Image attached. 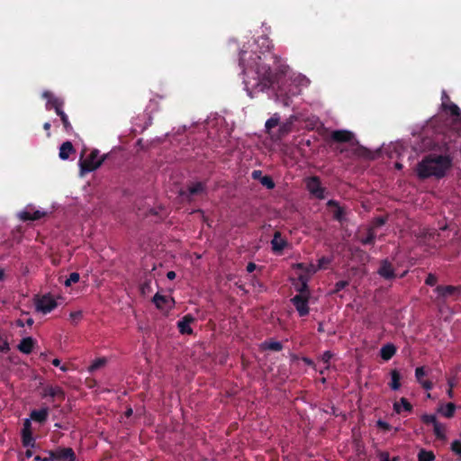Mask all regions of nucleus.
I'll return each mask as SVG.
<instances>
[{"label":"nucleus","instance_id":"60","mask_svg":"<svg viewBox=\"0 0 461 461\" xmlns=\"http://www.w3.org/2000/svg\"><path fill=\"white\" fill-rule=\"evenodd\" d=\"M133 413V411L131 407H129L126 411H125V413L124 415L127 417V418H130Z\"/></svg>","mask_w":461,"mask_h":461},{"label":"nucleus","instance_id":"43","mask_svg":"<svg viewBox=\"0 0 461 461\" xmlns=\"http://www.w3.org/2000/svg\"><path fill=\"white\" fill-rule=\"evenodd\" d=\"M451 450L461 456V441L454 440L451 443Z\"/></svg>","mask_w":461,"mask_h":461},{"label":"nucleus","instance_id":"1","mask_svg":"<svg viewBox=\"0 0 461 461\" xmlns=\"http://www.w3.org/2000/svg\"><path fill=\"white\" fill-rule=\"evenodd\" d=\"M278 58L270 50L257 51L244 50L240 53V66L244 74V84L248 95L253 98L254 94L269 89L277 80L280 74L285 73V67L279 66L271 68Z\"/></svg>","mask_w":461,"mask_h":461},{"label":"nucleus","instance_id":"20","mask_svg":"<svg viewBox=\"0 0 461 461\" xmlns=\"http://www.w3.org/2000/svg\"><path fill=\"white\" fill-rule=\"evenodd\" d=\"M35 346V340L32 337L23 338L17 346L20 352L23 354H31Z\"/></svg>","mask_w":461,"mask_h":461},{"label":"nucleus","instance_id":"28","mask_svg":"<svg viewBox=\"0 0 461 461\" xmlns=\"http://www.w3.org/2000/svg\"><path fill=\"white\" fill-rule=\"evenodd\" d=\"M438 412H440L446 418H452L455 414L456 405L453 402H448L444 406H440L438 408Z\"/></svg>","mask_w":461,"mask_h":461},{"label":"nucleus","instance_id":"62","mask_svg":"<svg viewBox=\"0 0 461 461\" xmlns=\"http://www.w3.org/2000/svg\"><path fill=\"white\" fill-rule=\"evenodd\" d=\"M27 326L31 327L32 326V324L34 323V321L32 318H28L25 322H24Z\"/></svg>","mask_w":461,"mask_h":461},{"label":"nucleus","instance_id":"19","mask_svg":"<svg viewBox=\"0 0 461 461\" xmlns=\"http://www.w3.org/2000/svg\"><path fill=\"white\" fill-rule=\"evenodd\" d=\"M42 97L47 99L46 109L50 110L58 106H63L64 101L59 97L54 96L50 92L45 91Z\"/></svg>","mask_w":461,"mask_h":461},{"label":"nucleus","instance_id":"51","mask_svg":"<svg viewBox=\"0 0 461 461\" xmlns=\"http://www.w3.org/2000/svg\"><path fill=\"white\" fill-rule=\"evenodd\" d=\"M318 270L319 269L316 266L310 264V265L306 266L305 273H307L308 275H312V274L316 273Z\"/></svg>","mask_w":461,"mask_h":461},{"label":"nucleus","instance_id":"50","mask_svg":"<svg viewBox=\"0 0 461 461\" xmlns=\"http://www.w3.org/2000/svg\"><path fill=\"white\" fill-rule=\"evenodd\" d=\"M333 357L332 353L330 351H325L322 356H321V360L325 363V364H329L330 360L331 359V357Z\"/></svg>","mask_w":461,"mask_h":461},{"label":"nucleus","instance_id":"12","mask_svg":"<svg viewBox=\"0 0 461 461\" xmlns=\"http://www.w3.org/2000/svg\"><path fill=\"white\" fill-rule=\"evenodd\" d=\"M54 451L58 461H76V454L71 447H58Z\"/></svg>","mask_w":461,"mask_h":461},{"label":"nucleus","instance_id":"15","mask_svg":"<svg viewBox=\"0 0 461 461\" xmlns=\"http://www.w3.org/2000/svg\"><path fill=\"white\" fill-rule=\"evenodd\" d=\"M327 206L331 208L334 207L333 211V219L342 222L345 220L346 211L344 207H341L338 201L336 200H329L327 203Z\"/></svg>","mask_w":461,"mask_h":461},{"label":"nucleus","instance_id":"49","mask_svg":"<svg viewBox=\"0 0 461 461\" xmlns=\"http://www.w3.org/2000/svg\"><path fill=\"white\" fill-rule=\"evenodd\" d=\"M251 177L254 179V180H258L260 181V179H262V177H264L263 176V173L261 170L259 169H257V170H253L252 173H251Z\"/></svg>","mask_w":461,"mask_h":461},{"label":"nucleus","instance_id":"59","mask_svg":"<svg viewBox=\"0 0 461 461\" xmlns=\"http://www.w3.org/2000/svg\"><path fill=\"white\" fill-rule=\"evenodd\" d=\"M448 384H449V389H448V391H447V394H448V396H449L450 398H452V397H453V390H452V388H453V384L449 381V382H448Z\"/></svg>","mask_w":461,"mask_h":461},{"label":"nucleus","instance_id":"9","mask_svg":"<svg viewBox=\"0 0 461 461\" xmlns=\"http://www.w3.org/2000/svg\"><path fill=\"white\" fill-rule=\"evenodd\" d=\"M377 274L385 280H393L396 277L395 270L388 259L381 260Z\"/></svg>","mask_w":461,"mask_h":461},{"label":"nucleus","instance_id":"55","mask_svg":"<svg viewBox=\"0 0 461 461\" xmlns=\"http://www.w3.org/2000/svg\"><path fill=\"white\" fill-rule=\"evenodd\" d=\"M256 268H257V265L253 262H249L246 267V269L249 273H252Z\"/></svg>","mask_w":461,"mask_h":461},{"label":"nucleus","instance_id":"21","mask_svg":"<svg viewBox=\"0 0 461 461\" xmlns=\"http://www.w3.org/2000/svg\"><path fill=\"white\" fill-rule=\"evenodd\" d=\"M352 145H356V148H354V149H353V153L356 156H357L359 158H366V159H374L375 158L373 152L371 150H369L368 149H366V147L359 145L358 141L356 140L355 142H352Z\"/></svg>","mask_w":461,"mask_h":461},{"label":"nucleus","instance_id":"17","mask_svg":"<svg viewBox=\"0 0 461 461\" xmlns=\"http://www.w3.org/2000/svg\"><path fill=\"white\" fill-rule=\"evenodd\" d=\"M46 215L45 212L34 210L32 212L29 210H24L19 212V219L23 221L40 220Z\"/></svg>","mask_w":461,"mask_h":461},{"label":"nucleus","instance_id":"27","mask_svg":"<svg viewBox=\"0 0 461 461\" xmlns=\"http://www.w3.org/2000/svg\"><path fill=\"white\" fill-rule=\"evenodd\" d=\"M262 348L271 351H281L283 349V344L276 340H266L262 343Z\"/></svg>","mask_w":461,"mask_h":461},{"label":"nucleus","instance_id":"63","mask_svg":"<svg viewBox=\"0 0 461 461\" xmlns=\"http://www.w3.org/2000/svg\"><path fill=\"white\" fill-rule=\"evenodd\" d=\"M52 365H53L54 366H60V360H59V358H54V359L52 360Z\"/></svg>","mask_w":461,"mask_h":461},{"label":"nucleus","instance_id":"22","mask_svg":"<svg viewBox=\"0 0 461 461\" xmlns=\"http://www.w3.org/2000/svg\"><path fill=\"white\" fill-rule=\"evenodd\" d=\"M396 353V347L393 344L388 343L384 345L380 349V357L384 361L390 360Z\"/></svg>","mask_w":461,"mask_h":461},{"label":"nucleus","instance_id":"54","mask_svg":"<svg viewBox=\"0 0 461 461\" xmlns=\"http://www.w3.org/2000/svg\"><path fill=\"white\" fill-rule=\"evenodd\" d=\"M378 456L380 461H392L388 452H380Z\"/></svg>","mask_w":461,"mask_h":461},{"label":"nucleus","instance_id":"41","mask_svg":"<svg viewBox=\"0 0 461 461\" xmlns=\"http://www.w3.org/2000/svg\"><path fill=\"white\" fill-rule=\"evenodd\" d=\"M331 262V259L330 258H327V257H321L319 260H318V269H324L326 268L327 265H329L330 263Z\"/></svg>","mask_w":461,"mask_h":461},{"label":"nucleus","instance_id":"5","mask_svg":"<svg viewBox=\"0 0 461 461\" xmlns=\"http://www.w3.org/2000/svg\"><path fill=\"white\" fill-rule=\"evenodd\" d=\"M305 186L309 194L319 200L325 198L326 188L322 186L321 178L317 176H312L305 179Z\"/></svg>","mask_w":461,"mask_h":461},{"label":"nucleus","instance_id":"34","mask_svg":"<svg viewBox=\"0 0 461 461\" xmlns=\"http://www.w3.org/2000/svg\"><path fill=\"white\" fill-rule=\"evenodd\" d=\"M280 118L276 113L271 118H269L265 124L266 130L269 132L273 128L276 127L279 123Z\"/></svg>","mask_w":461,"mask_h":461},{"label":"nucleus","instance_id":"25","mask_svg":"<svg viewBox=\"0 0 461 461\" xmlns=\"http://www.w3.org/2000/svg\"><path fill=\"white\" fill-rule=\"evenodd\" d=\"M402 409L408 412H411L412 411V405L404 397H402L399 402H395L393 403V411L396 413L400 414Z\"/></svg>","mask_w":461,"mask_h":461},{"label":"nucleus","instance_id":"35","mask_svg":"<svg viewBox=\"0 0 461 461\" xmlns=\"http://www.w3.org/2000/svg\"><path fill=\"white\" fill-rule=\"evenodd\" d=\"M433 431L438 438H445V427L438 421L433 425Z\"/></svg>","mask_w":461,"mask_h":461},{"label":"nucleus","instance_id":"37","mask_svg":"<svg viewBox=\"0 0 461 461\" xmlns=\"http://www.w3.org/2000/svg\"><path fill=\"white\" fill-rule=\"evenodd\" d=\"M79 274L77 272H73L69 275V276L67 278L64 284L66 286H70L72 284L77 283L79 281Z\"/></svg>","mask_w":461,"mask_h":461},{"label":"nucleus","instance_id":"14","mask_svg":"<svg viewBox=\"0 0 461 461\" xmlns=\"http://www.w3.org/2000/svg\"><path fill=\"white\" fill-rule=\"evenodd\" d=\"M43 397L58 398L60 401L65 399V392L60 386L47 385L43 389Z\"/></svg>","mask_w":461,"mask_h":461},{"label":"nucleus","instance_id":"36","mask_svg":"<svg viewBox=\"0 0 461 461\" xmlns=\"http://www.w3.org/2000/svg\"><path fill=\"white\" fill-rule=\"evenodd\" d=\"M259 182L263 186L269 190L274 189L276 186V184L270 176H264V177H262Z\"/></svg>","mask_w":461,"mask_h":461},{"label":"nucleus","instance_id":"56","mask_svg":"<svg viewBox=\"0 0 461 461\" xmlns=\"http://www.w3.org/2000/svg\"><path fill=\"white\" fill-rule=\"evenodd\" d=\"M50 127H51V125H50V123L49 122H44V124H43V129H44L45 131H47V136H48V137H50Z\"/></svg>","mask_w":461,"mask_h":461},{"label":"nucleus","instance_id":"8","mask_svg":"<svg viewBox=\"0 0 461 461\" xmlns=\"http://www.w3.org/2000/svg\"><path fill=\"white\" fill-rule=\"evenodd\" d=\"M434 292L438 294V298L443 300L449 297L456 299L460 295L461 287L454 285H438Z\"/></svg>","mask_w":461,"mask_h":461},{"label":"nucleus","instance_id":"38","mask_svg":"<svg viewBox=\"0 0 461 461\" xmlns=\"http://www.w3.org/2000/svg\"><path fill=\"white\" fill-rule=\"evenodd\" d=\"M349 285V282L347 280H340L337 282L334 285V289L332 291V294H338L341 290H343L345 287H347Z\"/></svg>","mask_w":461,"mask_h":461},{"label":"nucleus","instance_id":"18","mask_svg":"<svg viewBox=\"0 0 461 461\" xmlns=\"http://www.w3.org/2000/svg\"><path fill=\"white\" fill-rule=\"evenodd\" d=\"M31 422L26 420L22 432V442L24 447H34L35 441L30 429Z\"/></svg>","mask_w":461,"mask_h":461},{"label":"nucleus","instance_id":"7","mask_svg":"<svg viewBox=\"0 0 461 461\" xmlns=\"http://www.w3.org/2000/svg\"><path fill=\"white\" fill-rule=\"evenodd\" d=\"M309 298L310 295L296 294L291 299V303L295 307L300 317L309 314Z\"/></svg>","mask_w":461,"mask_h":461},{"label":"nucleus","instance_id":"52","mask_svg":"<svg viewBox=\"0 0 461 461\" xmlns=\"http://www.w3.org/2000/svg\"><path fill=\"white\" fill-rule=\"evenodd\" d=\"M70 318L74 321H77L81 320V318H82V312L81 311H77V312H70Z\"/></svg>","mask_w":461,"mask_h":461},{"label":"nucleus","instance_id":"3","mask_svg":"<svg viewBox=\"0 0 461 461\" xmlns=\"http://www.w3.org/2000/svg\"><path fill=\"white\" fill-rule=\"evenodd\" d=\"M104 157L99 158V150L93 149L85 158H80L79 167L81 175L90 173L97 169L104 161Z\"/></svg>","mask_w":461,"mask_h":461},{"label":"nucleus","instance_id":"47","mask_svg":"<svg viewBox=\"0 0 461 461\" xmlns=\"http://www.w3.org/2000/svg\"><path fill=\"white\" fill-rule=\"evenodd\" d=\"M376 426L383 430H390L391 429V425L388 422L384 421L382 420H377Z\"/></svg>","mask_w":461,"mask_h":461},{"label":"nucleus","instance_id":"11","mask_svg":"<svg viewBox=\"0 0 461 461\" xmlns=\"http://www.w3.org/2000/svg\"><path fill=\"white\" fill-rule=\"evenodd\" d=\"M194 321L195 319L191 314L185 315L181 320L177 321V328L179 330V332L183 335L193 334V329L190 327V325Z\"/></svg>","mask_w":461,"mask_h":461},{"label":"nucleus","instance_id":"29","mask_svg":"<svg viewBox=\"0 0 461 461\" xmlns=\"http://www.w3.org/2000/svg\"><path fill=\"white\" fill-rule=\"evenodd\" d=\"M375 240V232L374 230V228H369L367 230V234L365 238H362L360 240V242L363 245H374Z\"/></svg>","mask_w":461,"mask_h":461},{"label":"nucleus","instance_id":"13","mask_svg":"<svg viewBox=\"0 0 461 461\" xmlns=\"http://www.w3.org/2000/svg\"><path fill=\"white\" fill-rule=\"evenodd\" d=\"M308 282L309 276L307 275H300L298 276V282L294 284L295 290L298 292V294L311 295Z\"/></svg>","mask_w":461,"mask_h":461},{"label":"nucleus","instance_id":"42","mask_svg":"<svg viewBox=\"0 0 461 461\" xmlns=\"http://www.w3.org/2000/svg\"><path fill=\"white\" fill-rule=\"evenodd\" d=\"M60 120L63 123V126H64V129L66 131H69L72 130V125L70 124L69 121H68V115L65 113V114H61L60 116Z\"/></svg>","mask_w":461,"mask_h":461},{"label":"nucleus","instance_id":"39","mask_svg":"<svg viewBox=\"0 0 461 461\" xmlns=\"http://www.w3.org/2000/svg\"><path fill=\"white\" fill-rule=\"evenodd\" d=\"M421 420L425 424H432V425H434L435 423L438 422L437 418L434 414H423L421 416Z\"/></svg>","mask_w":461,"mask_h":461},{"label":"nucleus","instance_id":"26","mask_svg":"<svg viewBox=\"0 0 461 461\" xmlns=\"http://www.w3.org/2000/svg\"><path fill=\"white\" fill-rule=\"evenodd\" d=\"M391 375V382L389 383V386L392 390L397 391L401 387V374L397 369H393L390 372Z\"/></svg>","mask_w":461,"mask_h":461},{"label":"nucleus","instance_id":"10","mask_svg":"<svg viewBox=\"0 0 461 461\" xmlns=\"http://www.w3.org/2000/svg\"><path fill=\"white\" fill-rule=\"evenodd\" d=\"M330 138L338 143L353 142L354 133L348 130H336L331 132Z\"/></svg>","mask_w":461,"mask_h":461},{"label":"nucleus","instance_id":"57","mask_svg":"<svg viewBox=\"0 0 461 461\" xmlns=\"http://www.w3.org/2000/svg\"><path fill=\"white\" fill-rule=\"evenodd\" d=\"M62 107L63 106H58V107H55L54 110L56 112V113L60 117L61 114H65L64 111L62 110Z\"/></svg>","mask_w":461,"mask_h":461},{"label":"nucleus","instance_id":"45","mask_svg":"<svg viewBox=\"0 0 461 461\" xmlns=\"http://www.w3.org/2000/svg\"><path fill=\"white\" fill-rule=\"evenodd\" d=\"M386 222V219L383 216H379V217H376L375 218L374 221H373V227L372 228H378V227H381L383 225H384Z\"/></svg>","mask_w":461,"mask_h":461},{"label":"nucleus","instance_id":"44","mask_svg":"<svg viewBox=\"0 0 461 461\" xmlns=\"http://www.w3.org/2000/svg\"><path fill=\"white\" fill-rule=\"evenodd\" d=\"M426 375L425 373V369L423 366H419L416 368L415 370V376H416V379L417 381L420 383V381H422V377Z\"/></svg>","mask_w":461,"mask_h":461},{"label":"nucleus","instance_id":"4","mask_svg":"<svg viewBox=\"0 0 461 461\" xmlns=\"http://www.w3.org/2000/svg\"><path fill=\"white\" fill-rule=\"evenodd\" d=\"M207 187L204 182L191 183L186 189H181L179 195L188 203L194 200V196L206 194Z\"/></svg>","mask_w":461,"mask_h":461},{"label":"nucleus","instance_id":"40","mask_svg":"<svg viewBox=\"0 0 461 461\" xmlns=\"http://www.w3.org/2000/svg\"><path fill=\"white\" fill-rule=\"evenodd\" d=\"M437 282L438 277L436 275L432 273H429L425 279V284L429 286H434L437 284Z\"/></svg>","mask_w":461,"mask_h":461},{"label":"nucleus","instance_id":"64","mask_svg":"<svg viewBox=\"0 0 461 461\" xmlns=\"http://www.w3.org/2000/svg\"><path fill=\"white\" fill-rule=\"evenodd\" d=\"M32 455H33V453H32V451L31 449H27V450L25 451V457H26V458H30V457H32Z\"/></svg>","mask_w":461,"mask_h":461},{"label":"nucleus","instance_id":"6","mask_svg":"<svg viewBox=\"0 0 461 461\" xmlns=\"http://www.w3.org/2000/svg\"><path fill=\"white\" fill-rule=\"evenodd\" d=\"M35 306L38 312L47 314L53 311L58 306V303L51 294H47L35 300Z\"/></svg>","mask_w":461,"mask_h":461},{"label":"nucleus","instance_id":"2","mask_svg":"<svg viewBox=\"0 0 461 461\" xmlns=\"http://www.w3.org/2000/svg\"><path fill=\"white\" fill-rule=\"evenodd\" d=\"M452 167V158L449 155L429 154L417 165V176L420 179L431 176L442 178Z\"/></svg>","mask_w":461,"mask_h":461},{"label":"nucleus","instance_id":"48","mask_svg":"<svg viewBox=\"0 0 461 461\" xmlns=\"http://www.w3.org/2000/svg\"><path fill=\"white\" fill-rule=\"evenodd\" d=\"M48 456H44L42 461H58L54 450L47 451Z\"/></svg>","mask_w":461,"mask_h":461},{"label":"nucleus","instance_id":"32","mask_svg":"<svg viewBox=\"0 0 461 461\" xmlns=\"http://www.w3.org/2000/svg\"><path fill=\"white\" fill-rule=\"evenodd\" d=\"M152 301L155 303V305L157 306V308L163 309L164 305L167 303L168 299L167 296L157 293L154 295Z\"/></svg>","mask_w":461,"mask_h":461},{"label":"nucleus","instance_id":"23","mask_svg":"<svg viewBox=\"0 0 461 461\" xmlns=\"http://www.w3.org/2000/svg\"><path fill=\"white\" fill-rule=\"evenodd\" d=\"M49 415V409L48 408H41L40 410H33L31 412V419H32L34 421H37L39 423H44Z\"/></svg>","mask_w":461,"mask_h":461},{"label":"nucleus","instance_id":"46","mask_svg":"<svg viewBox=\"0 0 461 461\" xmlns=\"http://www.w3.org/2000/svg\"><path fill=\"white\" fill-rule=\"evenodd\" d=\"M151 280L150 279H146L140 285V289H141V292L142 294H145L147 292H149L151 287Z\"/></svg>","mask_w":461,"mask_h":461},{"label":"nucleus","instance_id":"24","mask_svg":"<svg viewBox=\"0 0 461 461\" xmlns=\"http://www.w3.org/2000/svg\"><path fill=\"white\" fill-rule=\"evenodd\" d=\"M76 150L70 141H65L61 144L59 148V156L62 160H66L69 158L70 154L74 153Z\"/></svg>","mask_w":461,"mask_h":461},{"label":"nucleus","instance_id":"53","mask_svg":"<svg viewBox=\"0 0 461 461\" xmlns=\"http://www.w3.org/2000/svg\"><path fill=\"white\" fill-rule=\"evenodd\" d=\"M419 384L426 390H430L433 387L432 382L429 380H422Z\"/></svg>","mask_w":461,"mask_h":461},{"label":"nucleus","instance_id":"16","mask_svg":"<svg viewBox=\"0 0 461 461\" xmlns=\"http://www.w3.org/2000/svg\"><path fill=\"white\" fill-rule=\"evenodd\" d=\"M272 250L275 253H281L287 246L286 240L282 238L280 231H276L271 240Z\"/></svg>","mask_w":461,"mask_h":461},{"label":"nucleus","instance_id":"61","mask_svg":"<svg viewBox=\"0 0 461 461\" xmlns=\"http://www.w3.org/2000/svg\"><path fill=\"white\" fill-rule=\"evenodd\" d=\"M296 268L305 272L306 265H304L303 263H298L296 264Z\"/></svg>","mask_w":461,"mask_h":461},{"label":"nucleus","instance_id":"58","mask_svg":"<svg viewBox=\"0 0 461 461\" xmlns=\"http://www.w3.org/2000/svg\"><path fill=\"white\" fill-rule=\"evenodd\" d=\"M176 273L174 271H168L167 273V277L169 279V280H173L176 278Z\"/></svg>","mask_w":461,"mask_h":461},{"label":"nucleus","instance_id":"31","mask_svg":"<svg viewBox=\"0 0 461 461\" xmlns=\"http://www.w3.org/2000/svg\"><path fill=\"white\" fill-rule=\"evenodd\" d=\"M435 457L436 456L432 451L421 449L418 453V460L419 461H434Z\"/></svg>","mask_w":461,"mask_h":461},{"label":"nucleus","instance_id":"33","mask_svg":"<svg viewBox=\"0 0 461 461\" xmlns=\"http://www.w3.org/2000/svg\"><path fill=\"white\" fill-rule=\"evenodd\" d=\"M442 107L445 111H449L450 114L453 116H459V114H460L459 107L454 103H450V104L443 103Z\"/></svg>","mask_w":461,"mask_h":461},{"label":"nucleus","instance_id":"30","mask_svg":"<svg viewBox=\"0 0 461 461\" xmlns=\"http://www.w3.org/2000/svg\"><path fill=\"white\" fill-rule=\"evenodd\" d=\"M107 363V359L105 357H98L93 361L91 366L88 367V371L90 373H93L96 371L97 369L104 366Z\"/></svg>","mask_w":461,"mask_h":461}]
</instances>
